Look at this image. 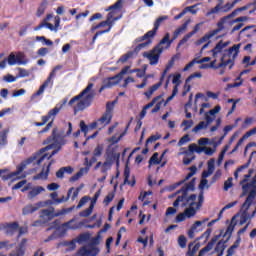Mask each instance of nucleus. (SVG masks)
<instances>
[{
	"mask_svg": "<svg viewBox=\"0 0 256 256\" xmlns=\"http://www.w3.org/2000/svg\"><path fill=\"white\" fill-rule=\"evenodd\" d=\"M208 171L210 173H214L215 171V159L213 158L208 161Z\"/></svg>",
	"mask_w": 256,
	"mask_h": 256,
	"instance_id": "nucleus-63",
	"label": "nucleus"
},
{
	"mask_svg": "<svg viewBox=\"0 0 256 256\" xmlns=\"http://www.w3.org/2000/svg\"><path fill=\"white\" fill-rule=\"evenodd\" d=\"M81 226H83V223H82V222L77 223V222L75 221V219H72V220H70V221L64 223V224L62 225V229H65V231H67V230H69V229L75 230V229H79Z\"/></svg>",
	"mask_w": 256,
	"mask_h": 256,
	"instance_id": "nucleus-25",
	"label": "nucleus"
},
{
	"mask_svg": "<svg viewBox=\"0 0 256 256\" xmlns=\"http://www.w3.org/2000/svg\"><path fill=\"white\" fill-rule=\"evenodd\" d=\"M19 229V223L12 222V223H2L0 224V231L5 233L6 235H13Z\"/></svg>",
	"mask_w": 256,
	"mask_h": 256,
	"instance_id": "nucleus-18",
	"label": "nucleus"
},
{
	"mask_svg": "<svg viewBox=\"0 0 256 256\" xmlns=\"http://www.w3.org/2000/svg\"><path fill=\"white\" fill-rule=\"evenodd\" d=\"M114 198H115V193L114 192L108 193V195L104 199V204L109 205V203H111V201H113Z\"/></svg>",
	"mask_w": 256,
	"mask_h": 256,
	"instance_id": "nucleus-57",
	"label": "nucleus"
},
{
	"mask_svg": "<svg viewBox=\"0 0 256 256\" xmlns=\"http://www.w3.org/2000/svg\"><path fill=\"white\" fill-rule=\"evenodd\" d=\"M47 7H49V1L48 0H43L39 7L38 10L36 12L37 17H41V15H43L47 9Z\"/></svg>",
	"mask_w": 256,
	"mask_h": 256,
	"instance_id": "nucleus-32",
	"label": "nucleus"
},
{
	"mask_svg": "<svg viewBox=\"0 0 256 256\" xmlns=\"http://www.w3.org/2000/svg\"><path fill=\"white\" fill-rule=\"evenodd\" d=\"M181 127H184L183 131H187L193 127V120H184L182 121Z\"/></svg>",
	"mask_w": 256,
	"mask_h": 256,
	"instance_id": "nucleus-48",
	"label": "nucleus"
},
{
	"mask_svg": "<svg viewBox=\"0 0 256 256\" xmlns=\"http://www.w3.org/2000/svg\"><path fill=\"white\" fill-rule=\"evenodd\" d=\"M61 25V17L59 16H55L54 17V25L51 23H45V22H41L35 29L34 31H39L41 29H43V27H46V29H49V31H54V33H57V31H59V27Z\"/></svg>",
	"mask_w": 256,
	"mask_h": 256,
	"instance_id": "nucleus-15",
	"label": "nucleus"
},
{
	"mask_svg": "<svg viewBox=\"0 0 256 256\" xmlns=\"http://www.w3.org/2000/svg\"><path fill=\"white\" fill-rule=\"evenodd\" d=\"M193 33L190 32L188 34H186L179 42L178 47H181V45H185V43H187V41H189L191 39V37H193Z\"/></svg>",
	"mask_w": 256,
	"mask_h": 256,
	"instance_id": "nucleus-49",
	"label": "nucleus"
},
{
	"mask_svg": "<svg viewBox=\"0 0 256 256\" xmlns=\"http://www.w3.org/2000/svg\"><path fill=\"white\" fill-rule=\"evenodd\" d=\"M178 245L181 249H185V247H187V238L184 235H180L178 237Z\"/></svg>",
	"mask_w": 256,
	"mask_h": 256,
	"instance_id": "nucleus-46",
	"label": "nucleus"
},
{
	"mask_svg": "<svg viewBox=\"0 0 256 256\" xmlns=\"http://www.w3.org/2000/svg\"><path fill=\"white\" fill-rule=\"evenodd\" d=\"M205 109H211V104L210 103H203L201 105V108H200V115H204L205 116V113H207L208 111H205Z\"/></svg>",
	"mask_w": 256,
	"mask_h": 256,
	"instance_id": "nucleus-61",
	"label": "nucleus"
},
{
	"mask_svg": "<svg viewBox=\"0 0 256 256\" xmlns=\"http://www.w3.org/2000/svg\"><path fill=\"white\" fill-rule=\"evenodd\" d=\"M236 219H237V216H234L232 218V221L226 230L227 235H231V233H233V231H235V225H237V222H235Z\"/></svg>",
	"mask_w": 256,
	"mask_h": 256,
	"instance_id": "nucleus-44",
	"label": "nucleus"
},
{
	"mask_svg": "<svg viewBox=\"0 0 256 256\" xmlns=\"http://www.w3.org/2000/svg\"><path fill=\"white\" fill-rule=\"evenodd\" d=\"M14 245L10 244L9 240H3L0 241V251L1 249H6V251H9V249H13Z\"/></svg>",
	"mask_w": 256,
	"mask_h": 256,
	"instance_id": "nucleus-43",
	"label": "nucleus"
},
{
	"mask_svg": "<svg viewBox=\"0 0 256 256\" xmlns=\"http://www.w3.org/2000/svg\"><path fill=\"white\" fill-rule=\"evenodd\" d=\"M219 11H223V7H221V4H218L215 6V8L211 9L209 12H207V16L213 15L215 13H219Z\"/></svg>",
	"mask_w": 256,
	"mask_h": 256,
	"instance_id": "nucleus-55",
	"label": "nucleus"
},
{
	"mask_svg": "<svg viewBox=\"0 0 256 256\" xmlns=\"http://www.w3.org/2000/svg\"><path fill=\"white\" fill-rule=\"evenodd\" d=\"M89 173L88 168H81L74 176L70 178V183H75V181H79L83 175Z\"/></svg>",
	"mask_w": 256,
	"mask_h": 256,
	"instance_id": "nucleus-30",
	"label": "nucleus"
},
{
	"mask_svg": "<svg viewBox=\"0 0 256 256\" xmlns=\"http://www.w3.org/2000/svg\"><path fill=\"white\" fill-rule=\"evenodd\" d=\"M63 246L66 247V251H75L77 247V240H72L70 242H64Z\"/></svg>",
	"mask_w": 256,
	"mask_h": 256,
	"instance_id": "nucleus-40",
	"label": "nucleus"
},
{
	"mask_svg": "<svg viewBox=\"0 0 256 256\" xmlns=\"http://www.w3.org/2000/svg\"><path fill=\"white\" fill-rule=\"evenodd\" d=\"M159 139H161V134L152 135L147 139L146 143L149 145V143H155V141H159Z\"/></svg>",
	"mask_w": 256,
	"mask_h": 256,
	"instance_id": "nucleus-56",
	"label": "nucleus"
},
{
	"mask_svg": "<svg viewBox=\"0 0 256 256\" xmlns=\"http://www.w3.org/2000/svg\"><path fill=\"white\" fill-rule=\"evenodd\" d=\"M149 45H151V40H148L147 42H142L140 43L138 46L135 47L134 51H130L124 55H122L120 57V59L117 61V63H121L122 65L124 63H127V60L129 59H133V57H135V55H137V53H139V51H141V49H145L147 47H149Z\"/></svg>",
	"mask_w": 256,
	"mask_h": 256,
	"instance_id": "nucleus-13",
	"label": "nucleus"
},
{
	"mask_svg": "<svg viewBox=\"0 0 256 256\" xmlns=\"http://www.w3.org/2000/svg\"><path fill=\"white\" fill-rule=\"evenodd\" d=\"M239 1H241V0H234L233 3H227L226 5H224L222 7V12L227 13L228 11H231V9H233L235 7V5H237V3H239Z\"/></svg>",
	"mask_w": 256,
	"mask_h": 256,
	"instance_id": "nucleus-41",
	"label": "nucleus"
},
{
	"mask_svg": "<svg viewBox=\"0 0 256 256\" xmlns=\"http://www.w3.org/2000/svg\"><path fill=\"white\" fill-rule=\"evenodd\" d=\"M121 158V153L117 151V148L113 146H109L106 150L105 161L97 162L94 167L95 171L100 170L101 173L107 175V171H111V167H113V163H117L119 165V159Z\"/></svg>",
	"mask_w": 256,
	"mask_h": 256,
	"instance_id": "nucleus-5",
	"label": "nucleus"
},
{
	"mask_svg": "<svg viewBox=\"0 0 256 256\" xmlns=\"http://www.w3.org/2000/svg\"><path fill=\"white\" fill-rule=\"evenodd\" d=\"M41 208V202L36 204H28L22 209V215H31Z\"/></svg>",
	"mask_w": 256,
	"mask_h": 256,
	"instance_id": "nucleus-22",
	"label": "nucleus"
},
{
	"mask_svg": "<svg viewBox=\"0 0 256 256\" xmlns=\"http://www.w3.org/2000/svg\"><path fill=\"white\" fill-rule=\"evenodd\" d=\"M27 93V90L25 89H20V90H14L12 97H22V95H25Z\"/></svg>",
	"mask_w": 256,
	"mask_h": 256,
	"instance_id": "nucleus-62",
	"label": "nucleus"
},
{
	"mask_svg": "<svg viewBox=\"0 0 256 256\" xmlns=\"http://www.w3.org/2000/svg\"><path fill=\"white\" fill-rule=\"evenodd\" d=\"M171 34L166 33L164 35V37L162 38V40L160 41V43L156 46L159 50L162 51V53L169 49V47H171V43H173V41H175L173 38L170 39Z\"/></svg>",
	"mask_w": 256,
	"mask_h": 256,
	"instance_id": "nucleus-20",
	"label": "nucleus"
},
{
	"mask_svg": "<svg viewBox=\"0 0 256 256\" xmlns=\"http://www.w3.org/2000/svg\"><path fill=\"white\" fill-rule=\"evenodd\" d=\"M191 139L189 138V134L184 135L178 142V147H182L186 143H189Z\"/></svg>",
	"mask_w": 256,
	"mask_h": 256,
	"instance_id": "nucleus-53",
	"label": "nucleus"
},
{
	"mask_svg": "<svg viewBox=\"0 0 256 256\" xmlns=\"http://www.w3.org/2000/svg\"><path fill=\"white\" fill-rule=\"evenodd\" d=\"M23 255H25V253L22 250L16 248L12 252H10L8 256H23Z\"/></svg>",
	"mask_w": 256,
	"mask_h": 256,
	"instance_id": "nucleus-64",
	"label": "nucleus"
},
{
	"mask_svg": "<svg viewBox=\"0 0 256 256\" xmlns=\"http://www.w3.org/2000/svg\"><path fill=\"white\" fill-rule=\"evenodd\" d=\"M195 159V155L191 153V155H186L183 159V164L184 165H190L191 161Z\"/></svg>",
	"mask_w": 256,
	"mask_h": 256,
	"instance_id": "nucleus-60",
	"label": "nucleus"
},
{
	"mask_svg": "<svg viewBox=\"0 0 256 256\" xmlns=\"http://www.w3.org/2000/svg\"><path fill=\"white\" fill-rule=\"evenodd\" d=\"M8 65L13 66V65H27L29 63V60L26 58L24 52H17L11 53L8 58Z\"/></svg>",
	"mask_w": 256,
	"mask_h": 256,
	"instance_id": "nucleus-14",
	"label": "nucleus"
},
{
	"mask_svg": "<svg viewBox=\"0 0 256 256\" xmlns=\"http://www.w3.org/2000/svg\"><path fill=\"white\" fill-rule=\"evenodd\" d=\"M3 125L0 124V129ZM9 133V129H5L0 132V145H7V134Z\"/></svg>",
	"mask_w": 256,
	"mask_h": 256,
	"instance_id": "nucleus-38",
	"label": "nucleus"
},
{
	"mask_svg": "<svg viewBox=\"0 0 256 256\" xmlns=\"http://www.w3.org/2000/svg\"><path fill=\"white\" fill-rule=\"evenodd\" d=\"M100 251L97 247V238H94L78 250V256H97Z\"/></svg>",
	"mask_w": 256,
	"mask_h": 256,
	"instance_id": "nucleus-11",
	"label": "nucleus"
},
{
	"mask_svg": "<svg viewBox=\"0 0 256 256\" xmlns=\"http://www.w3.org/2000/svg\"><path fill=\"white\" fill-rule=\"evenodd\" d=\"M115 103H117V101L108 102L106 105L105 113H113V109H115Z\"/></svg>",
	"mask_w": 256,
	"mask_h": 256,
	"instance_id": "nucleus-58",
	"label": "nucleus"
},
{
	"mask_svg": "<svg viewBox=\"0 0 256 256\" xmlns=\"http://www.w3.org/2000/svg\"><path fill=\"white\" fill-rule=\"evenodd\" d=\"M80 131L84 133V137H87V133H89V126L85 124V121H80Z\"/></svg>",
	"mask_w": 256,
	"mask_h": 256,
	"instance_id": "nucleus-51",
	"label": "nucleus"
},
{
	"mask_svg": "<svg viewBox=\"0 0 256 256\" xmlns=\"http://www.w3.org/2000/svg\"><path fill=\"white\" fill-rule=\"evenodd\" d=\"M201 249V244L200 243H190L188 245V255L193 256L195 253H197Z\"/></svg>",
	"mask_w": 256,
	"mask_h": 256,
	"instance_id": "nucleus-33",
	"label": "nucleus"
},
{
	"mask_svg": "<svg viewBox=\"0 0 256 256\" xmlns=\"http://www.w3.org/2000/svg\"><path fill=\"white\" fill-rule=\"evenodd\" d=\"M204 199L203 194H200L198 197L197 195L192 194L188 198H185L184 201H180V203L187 205L188 207L183 213L177 215V223H181L185 221V219H192V217H195L197 212L201 209Z\"/></svg>",
	"mask_w": 256,
	"mask_h": 256,
	"instance_id": "nucleus-3",
	"label": "nucleus"
},
{
	"mask_svg": "<svg viewBox=\"0 0 256 256\" xmlns=\"http://www.w3.org/2000/svg\"><path fill=\"white\" fill-rule=\"evenodd\" d=\"M53 162H50L46 167L44 166L40 173L33 176V181H47L49 179V171Z\"/></svg>",
	"mask_w": 256,
	"mask_h": 256,
	"instance_id": "nucleus-19",
	"label": "nucleus"
},
{
	"mask_svg": "<svg viewBox=\"0 0 256 256\" xmlns=\"http://www.w3.org/2000/svg\"><path fill=\"white\" fill-rule=\"evenodd\" d=\"M113 119V113L105 112L100 119H98V124H100V127H107L109 123H111V120Z\"/></svg>",
	"mask_w": 256,
	"mask_h": 256,
	"instance_id": "nucleus-23",
	"label": "nucleus"
},
{
	"mask_svg": "<svg viewBox=\"0 0 256 256\" xmlns=\"http://www.w3.org/2000/svg\"><path fill=\"white\" fill-rule=\"evenodd\" d=\"M172 83L176 86L181 85V75L179 73L173 75Z\"/></svg>",
	"mask_w": 256,
	"mask_h": 256,
	"instance_id": "nucleus-59",
	"label": "nucleus"
},
{
	"mask_svg": "<svg viewBox=\"0 0 256 256\" xmlns=\"http://www.w3.org/2000/svg\"><path fill=\"white\" fill-rule=\"evenodd\" d=\"M161 53H163V51L159 50L158 47H154L153 50L149 52H144L143 57H146V59H148L150 65H157V63H159Z\"/></svg>",
	"mask_w": 256,
	"mask_h": 256,
	"instance_id": "nucleus-16",
	"label": "nucleus"
},
{
	"mask_svg": "<svg viewBox=\"0 0 256 256\" xmlns=\"http://www.w3.org/2000/svg\"><path fill=\"white\" fill-rule=\"evenodd\" d=\"M230 44V41L220 40L211 50L214 60L210 64H200L199 69H219V67L233 69L235 60L241 49V44H236L227 50V47H229Z\"/></svg>",
	"mask_w": 256,
	"mask_h": 256,
	"instance_id": "nucleus-2",
	"label": "nucleus"
},
{
	"mask_svg": "<svg viewBox=\"0 0 256 256\" xmlns=\"http://www.w3.org/2000/svg\"><path fill=\"white\" fill-rule=\"evenodd\" d=\"M59 69H61V66H56L51 71L50 75L48 76L46 81L39 87L38 91L35 92L34 94H32V96L30 97V101H35V99H37V97H40V95H43L45 93V89H47V87H53V79H55V75H56L57 71H59Z\"/></svg>",
	"mask_w": 256,
	"mask_h": 256,
	"instance_id": "nucleus-10",
	"label": "nucleus"
},
{
	"mask_svg": "<svg viewBox=\"0 0 256 256\" xmlns=\"http://www.w3.org/2000/svg\"><path fill=\"white\" fill-rule=\"evenodd\" d=\"M215 243H217V237L212 238V240L207 244V246L200 250L198 256H205L206 253H209V251L213 249V245H215Z\"/></svg>",
	"mask_w": 256,
	"mask_h": 256,
	"instance_id": "nucleus-29",
	"label": "nucleus"
},
{
	"mask_svg": "<svg viewBox=\"0 0 256 256\" xmlns=\"http://www.w3.org/2000/svg\"><path fill=\"white\" fill-rule=\"evenodd\" d=\"M93 99H95V90H93V83L89 82L87 87L79 95L73 97L68 102V105L73 107L74 113H77L90 107Z\"/></svg>",
	"mask_w": 256,
	"mask_h": 256,
	"instance_id": "nucleus-4",
	"label": "nucleus"
},
{
	"mask_svg": "<svg viewBox=\"0 0 256 256\" xmlns=\"http://www.w3.org/2000/svg\"><path fill=\"white\" fill-rule=\"evenodd\" d=\"M17 248L25 253V251H27V239H22Z\"/></svg>",
	"mask_w": 256,
	"mask_h": 256,
	"instance_id": "nucleus-52",
	"label": "nucleus"
},
{
	"mask_svg": "<svg viewBox=\"0 0 256 256\" xmlns=\"http://www.w3.org/2000/svg\"><path fill=\"white\" fill-rule=\"evenodd\" d=\"M66 134L59 133V128L54 127L52 134L44 141V145L48 146L40 149L38 152L34 153L28 159L21 162L17 167L16 171L8 174V179L12 181H19L25 179L27 175L35 173L44 161H49L53 155H57L61 151L62 145H65V137H69L73 133V125L71 122L68 123Z\"/></svg>",
	"mask_w": 256,
	"mask_h": 256,
	"instance_id": "nucleus-1",
	"label": "nucleus"
},
{
	"mask_svg": "<svg viewBox=\"0 0 256 256\" xmlns=\"http://www.w3.org/2000/svg\"><path fill=\"white\" fill-rule=\"evenodd\" d=\"M225 252V242L219 241L215 247V253H218L219 256H223Z\"/></svg>",
	"mask_w": 256,
	"mask_h": 256,
	"instance_id": "nucleus-39",
	"label": "nucleus"
},
{
	"mask_svg": "<svg viewBox=\"0 0 256 256\" xmlns=\"http://www.w3.org/2000/svg\"><path fill=\"white\" fill-rule=\"evenodd\" d=\"M256 199V191H252L249 193L248 197L246 198L245 202L242 204L240 213L236 215L239 217L240 215V225H245L249 219H253V213L249 214V209L253 207V201Z\"/></svg>",
	"mask_w": 256,
	"mask_h": 256,
	"instance_id": "nucleus-7",
	"label": "nucleus"
},
{
	"mask_svg": "<svg viewBox=\"0 0 256 256\" xmlns=\"http://www.w3.org/2000/svg\"><path fill=\"white\" fill-rule=\"evenodd\" d=\"M41 193H45V188L43 186H34L30 188L27 197L32 200L38 195H41Z\"/></svg>",
	"mask_w": 256,
	"mask_h": 256,
	"instance_id": "nucleus-21",
	"label": "nucleus"
},
{
	"mask_svg": "<svg viewBox=\"0 0 256 256\" xmlns=\"http://www.w3.org/2000/svg\"><path fill=\"white\" fill-rule=\"evenodd\" d=\"M62 106H58L56 105L53 109H51L47 115H44V117L47 118V121H49V119H51L50 122L54 123L55 121V117H57V115H59V112L61 111Z\"/></svg>",
	"mask_w": 256,
	"mask_h": 256,
	"instance_id": "nucleus-24",
	"label": "nucleus"
},
{
	"mask_svg": "<svg viewBox=\"0 0 256 256\" xmlns=\"http://www.w3.org/2000/svg\"><path fill=\"white\" fill-rule=\"evenodd\" d=\"M199 227H201V222L196 221L191 228L188 230V237L190 239H193V237H195L196 233H199V231H203V229H199Z\"/></svg>",
	"mask_w": 256,
	"mask_h": 256,
	"instance_id": "nucleus-27",
	"label": "nucleus"
},
{
	"mask_svg": "<svg viewBox=\"0 0 256 256\" xmlns=\"http://www.w3.org/2000/svg\"><path fill=\"white\" fill-rule=\"evenodd\" d=\"M233 187V178L230 177L224 182V191H228Z\"/></svg>",
	"mask_w": 256,
	"mask_h": 256,
	"instance_id": "nucleus-54",
	"label": "nucleus"
},
{
	"mask_svg": "<svg viewBox=\"0 0 256 256\" xmlns=\"http://www.w3.org/2000/svg\"><path fill=\"white\" fill-rule=\"evenodd\" d=\"M193 189H195V179H193L192 181H190L185 188H182L180 190V192L182 193V196H178V198L176 199V201H174L173 205L174 207H178V205L181 203V201H185V199H188L189 197H187V192L188 191H193Z\"/></svg>",
	"mask_w": 256,
	"mask_h": 256,
	"instance_id": "nucleus-17",
	"label": "nucleus"
},
{
	"mask_svg": "<svg viewBox=\"0 0 256 256\" xmlns=\"http://www.w3.org/2000/svg\"><path fill=\"white\" fill-rule=\"evenodd\" d=\"M93 239L95 238H91L89 237V234H82L80 235L77 239H76V242L79 243V245L83 244V243H89L90 241H92Z\"/></svg>",
	"mask_w": 256,
	"mask_h": 256,
	"instance_id": "nucleus-37",
	"label": "nucleus"
},
{
	"mask_svg": "<svg viewBox=\"0 0 256 256\" xmlns=\"http://www.w3.org/2000/svg\"><path fill=\"white\" fill-rule=\"evenodd\" d=\"M93 209H95V207L90 205L89 208L80 212V217H89V215L93 213Z\"/></svg>",
	"mask_w": 256,
	"mask_h": 256,
	"instance_id": "nucleus-50",
	"label": "nucleus"
},
{
	"mask_svg": "<svg viewBox=\"0 0 256 256\" xmlns=\"http://www.w3.org/2000/svg\"><path fill=\"white\" fill-rule=\"evenodd\" d=\"M135 177L130 176L129 170L125 169L124 171V185H130V187H135Z\"/></svg>",
	"mask_w": 256,
	"mask_h": 256,
	"instance_id": "nucleus-28",
	"label": "nucleus"
},
{
	"mask_svg": "<svg viewBox=\"0 0 256 256\" xmlns=\"http://www.w3.org/2000/svg\"><path fill=\"white\" fill-rule=\"evenodd\" d=\"M123 3H125V0H118L114 5L109 6L106 11H113V9H122Z\"/></svg>",
	"mask_w": 256,
	"mask_h": 256,
	"instance_id": "nucleus-42",
	"label": "nucleus"
},
{
	"mask_svg": "<svg viewBox=\"0 0 256 256\" xmlns=\"http://www.w3.org/2000/svg\"><path fill=\"white\" fill-rule=\"evenodd\" d=\"M127 73H129V67H124L120 71V73H118L117 75L105 79L103 81V85L100 88V93L104 89H110V87H115V85H119V83H121V81H123V77H125V75H127Z\"/></svg>",
	"mask_w": 256,
	"mask_h": 256,
	"instance_id": "nucleus-9",
	"label": "nucleus"
},
{
	"mask_svg": "<svg viewBox=\"0 0 256 256\" xmlns=\"http://www.w3.org/2000/svg\"><path fill=\"white\" fill-rule=\"evenodd\" d=\"M121 17H115V11L109 12L106 21L109 22V29L111 30L113 28V25H115V21H119Z\"/></svg>",
	"mask_w": 256,
	"mask_h": 256,
	"instance_id": "nucleus-31",
	"label": "nucleus"
},
{
	"mask_svg": "<svg viewBox=\"0 0 256 256\" xmlns=\"http://www.w3.org/2000/svg\"><path fill=\"white\" fill-rule=\"evenodd\" d=\"M239 11H245V7L239 8V9L233 11L229 16L222 18L217 23L216 29L211 30L210 32L206 33L200 40H198L196 42V45H202V43H206L201 48V51H205V49H207V47H209L210 39H213V37H215V35H219V33H221V31H224L225 23H227V19H229L230 17H235V15H237V13H239Z\"/></svg>",
	"mask_w": 256,
	"mask_h": 256,
	"instance_id": "nucleus-6",
	"label": "nucleus"
},
{
	"mask_svg": "<svg viewBox=\"0 0 256 256\" xmlns=\"http://www.w3.org/2000/svg\"><path fill=\"white\" fill-rule=\"evenodd\" d=\"M149 163L150 165H159V163H161V160H159V153H154L150 158Z\"/></svg>",
	"mask_w": 256,
	"mask_h": 256,
	"instance_id": "nucleus-47",
	"label": "nucleus"
},
{
	"mask_svg": "<svg viewBox=\"0 0 256 256\" xmlns=\"http://www.w3.org/2000/svg\"><path fill=\"white\" fill-rule=\"evenodd\" d=\"M63 213H65V210L60 213H55L54 208L44 209L40 213V220L34 222L33 226L39 227V225H43V223H47V221H51L53 217H59V215H63Z\"/></svg>",
	"mask_w": 256,
	"mask_h": 256,
	"instance_id": "nucleus-12",
	"label": "nucleus"
},
{
	"mask_svg": "<svg viewBox=\"0 0 256 256\" xmlns=\"http://www.w3.org/2000/svg\"><path fill=\"white\" fill-rule=\"evenodd\" d=\"M163 85V82H159V83H157V84H154L152 87H150L149 88V90L148 91H146L145 93H144V95L146 96V97H148V99L151 97V95H153V93L155 92V91H157V89H159V87H161Z\"/></svg>",
	"mask_w": 256,
	"mask_h": 256,
	"instance_id": "nucleus-36",
	"label": "nucleus"
},
{
	"mask_svg": "<svg viewBox=\"0 0 256 256\" xmlns=\"http://www.w3.org/2000/svg\"><path fill=\"white\" fill-rule=\"evenodd\" d=\"M185 31H187V25H182V26L178 27L173 32L172 39L175 41V39H177L179 37V35H183V33H185Z\"/></svg>",
	"mask_w": 256,
	"mask_h": 256,
	"instance_id": "nucleus-35",
	"label": "nucleus"
},
{
	"mask_svg": "<svg viewBox=\"0 0 256 256\" xmlns=\"http://www.w3.org/2000/svg\"><path fill=\"white\" fill-rule=\"evenodd\" d=\"M103 145H97L96 148L94 149L93 152V157H92V161L95 162L97 161V157H101V155H103Z\"/></svg>",
	"mask_w": 256,
	"mask_h": 256,
	"instance_id": "nucleus-34",
	"label": "nucleus"
},
{
	"mask_svg": "<svg viewBox=\"0 0 256 256\" xmlns=\"http://www.w3.org/2000/svg\"><path fill=\"white\" fill-rule=\"evenodd\" d=\"M221 111V106L217 105L213 109L205 112L204 114V121H200L193 129V133H199V131L203 129H207L215 119H217V113Z\"/></svg>",
	"mask_w": 256,
	"mask_h": 256,
	"instance_id": "nucleus-8",
	"label": "nucleus"
},
{
	"mask_svg": "<svg viewBox=\"0 0 256 256\" xmlns=\"http://www.w3.org/2000/svg\"><path fill=\"white\" fill-rule=\"evenodd\" d=\"M157 30L158 29L155 30V26H154L153 30L148 31L144 36L137 38L136 41L141 43V41H145V39H147L146 43H147V41H151V43H153V40H151V39H153L155 37Z\"/></svg>",
	"mask_w": 256,
	"mask_h": 256,
	"instance_id": "nucleus-26",
	"label": "nucleus"
},
{
	"mask_svg": "<svg viewBox=\"0 0 256 256\" xmlns=\"http://www.w3.org/2000/svg\"><path fill=\"white\" fill-rule=\"evenodd\" d=\"M59 196V194H57V192H53L50 194L51 199L53 200V202H50V205H59L61 203H63V200H59V198H57Z\"/></svg>",
	"mask_w": 256,
	"mask_h": 256,
	"instance_id": "nucleus-45",
	"label": "nucleus"
}]
</instances>
